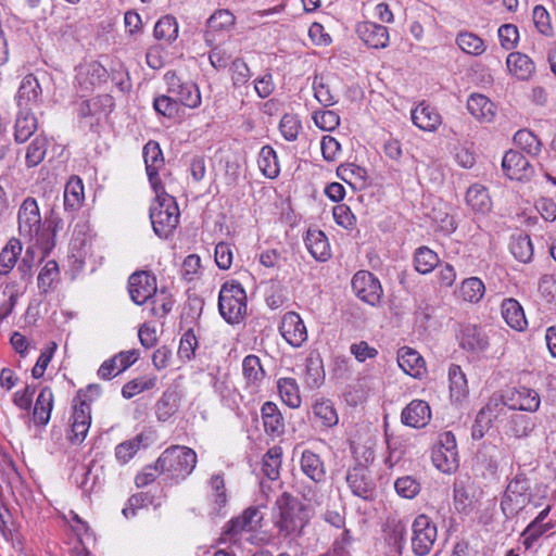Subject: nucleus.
Instances as JSON below:
<instances>
[{"label":"nucleus","mask_w":556,"mask_h":556,"mask_svg":"<svg viewBox=\"0 0 556 556\" xmlns=\"http://www.w3.org/2000/svg\"><path fill=\"white\" fill-rule=\"evenodd\" d=\"M37 127V118L33 111L18 110L14 125L15 141L20 143L27 141L34 135Z\"/></svg>","instance_id":"36"},{"label":"nucleus","mask_w":556,"mask_h":556,"mask_svg":"<svg viewBox=\"0 0 556 556\" xmlns=\"http://www.w3.org/2000/svg\"><path fill=\"white\" fill-rule=\"evenodd\" d=\"M279 130L287 141H295L302 130V122L298 115L286 113L280 119Z\"/></svg>","instance_id":"54"},{"label":"nucleus","mask_w":556,"mask_h":556,"mask_svg":"<svg viewBox=\"0 0 556 556\" xmlns=\"http://www.w3.org/2000/svg\"><path fill=\"white\" fill-rule=\"evenodd\" d=\"M531 483L525 475L513 478L504 492L501 509L507 518L518 515L531 501Z\"/></svg>","instance_id":"6"},{"label":"nucleus","mask_w":556,"mask_h":556,"mask_svg":"<svg viewBox=\"0 0 556 556\" xmlns=\"http://www.w3.org/2000/svg\"><path fill=\"white\" fill-rule=\"evenodd\" d=\"M435 523L426 515L417 516L412 525V551L416 556H427L437 541Z\"/></svg>","instance_id":"9"},{"label":"nucleus","mask_w":556,"mask_h":556,"mask_svg":"<svg viewBox=\"0 0 556 556\" xmlns=\"http://www.w3.org/2000/svg\"><path fill=\"white\" fill-rule=\"evenodd\" d=\"M466 202L472 211L477 213H486L491 210L492 202L486 188L475 184L470 186L466 193Z\"/></svg>","instance_id":"43"},{"label":"nucleus","mask_w":556,"mask_h":556,"mask_svg":"<svg viewBox=\"0 0 556 556\" xmlns=\"http://www.w3.org/2000/svg\"><path fill=\"white\" fill-rule=\"evenodd\" d=\"M433 465L442 472L450 473L458 467V451L455 435L445 431L439 435L437 445L432 450Z\"/></svg>","instance_id":"10"},{"label":"nucleus","mask_w":556,"mask_h":556,"mask_svg":"<svg viewBox=\"0 0 556 556\" xmlns=\"http://www.w3.org/2000/svg\"><path fill=\"white\" fill-rule=\"evenodd\" d=\"M257 165L262 174L269 179H275L280 173L277 153L270 146L262 147L258 153Z\"/></svg>","instance_id":"44"},{"label":"nucleus","mask_w":556,"mask_h":556,"mask_svg":"<svg viewBox=\"0 0 556 556\" xmlns=\"http://www.w3.org/2000/svg\"><path fill=\"white\" fill-rule=\"evenodd\" d=\"M402 422L412 428H424L431 419L430 406L421 400L412 401L401 414Z\"/></svg>","instance_id":"26"},{"label":"nucleus","mask_w":556,"mask_h":556,"mask_svg":"<svg viewBox=\"0 0 556 556\" xmlns=\"http://www.w3.org/2000/svg\"><path fill=\"white\" fill-rule=\"evenodd\" d=\"M178 409L173 394L164 393L155 405V414L160 421H167Z\"/></svg>","instance_id":"61"},{"label":"nucleus","mask_w":556,"mask_h":556,"mask_svg":"<svg viewBox=\"0 0 556 556\" xmlns=\"http://www.w3.org/2000/svg\"><path fill=\"white\" fill-rule=\"evenodd\" d=\"M242 372L248 384L260 383L265 376L260 357L253 354L245 356L242 362Z\"/></svg>","instance_id":"50"},{"label":"nucleus","mask_w":556,"mask_h":556,"mask_svg":"<svg viewBox=\"0 0 556 556\" xmlns=\"http://www.w3.org/2000/svg\"><path fill=\"white\" fill-rule=\"evenodd\" d=\"M448 382L451 399L460 402L468 394V384L460 366L452 364L448 368Z\"/></svg>","instance_id":"45"},{"label":"nucleus","mask_w":556,"mask_h":556,"mask_svg":"<svg viewBox=\"0 0 556 556\" xmlns=\"http://www.w3.org/2000/svg\"><path fill=\"white\" fill-rule=\"evenodd\" d=\"M514 142L530 155H536L541 151L540 140L528 129L518 130L514 136Z\"/></svg>","instance_id":"56"},{"label":"nucleus","mask_w":556,"mask_h":556,"mask_svg":"<svg viewBox=\"0 0 556 556\" xmlns=\"http://www.w3.org/2000/svg\"><path fill=\"white\" fill-rule=\"evenodd\" d=\"M508 72L520 80H528L535 72L534 62L521 52H511L506 59Z\"/></svg>","instance_id":"30"},{"label":"nucleus","mask_w":556,"mask_h":556,"mask_svg":"<svg viewBox=\"0 0 556 556\" xmlns=\"http://www.w3.org/2000/svg\"><path fill=\"white\" fill-rule=\"evenodd\" d=\"M460 346L475 353L485 352L490 346L486 331L477 325H466L460 331Z\"/></svg>","instance_id":"24"},{"label":"nucleus","mask_w":556,"mask_h":556,"mask_svg":"<svg viewBox=\"0 0 556 556\" xmlns=\"http://www.w3.org/2000/svg\"><path fill=\"white\" fill-rule=\"evenodd\" d=\"M505 175L513 180L528 181L533 176V167L530 162L518 151H507L502 161Z\"/></svg>","instance_id":"17"},{"label":"nucleus","mask_w":556,"mask_h":556,"mask_svg":"<svg viewBox=\"0 0 556 556\" xmlns=\"http://www.w3.org/2000/svg\"><path fill=\"white\" fill-rule=\"evenodd\" d=\"M313 121L319 129L325 131H333L340 125L339 114L331 110L315 112Z\"/></svg>","instance_id":"63"},{"label":"nucleus","mask_w":556,"mask_h":556,"mask_svg":"<svg viewBox=\"0 0 556 556\" xmlns=\"http://www.w3.org/2000/svg\"><path fill=\"white\" fill-rule=\"evenodd\" d=\"M53 392L49 387H43L36 400L34 407V421L38 425L46 426L53 409Z\"/></svg>","instance_id":"39"},{"label":"nucleus","mask_w":556,"mask_h":556,"mask_svg":"<svg viewBox=\"0 0 556 556\" xmlns=\"http://www.w3.org/2000/svg\"><path fill=\"white\" fill-rule=\"evenodd\" d=\"M136 350L119 352L110 359L104 361L98 369L99 378L109 380L123 372L138 359Z\"/></svg>","instance_id":"21"},{"label":"nucleus","mask_w":556,"mask_h":556,"mask_svg":"<svg viewBox=\"0 0 556 556\" xmlns=\"http://www.w3.org/2000/svg\"><path fill=\"white\" fill-rule=\"evenodd\" d=\"M265 432L270 435H279L283 432V418L277 405L273 402H265L261 408Z\"/></svg>","instance_id":"38"},{"label":"nucleus","mask_w":556,"mask_h":556,"mask_svg":"<svg viewBox=\"0 0 556 556\" xmlns=\"http://www.w3.org/2000/svg\"><path fill=\"white\" fill-rule=\"evenodd\" d=\"M42 102V88L33 74L26 75L18 87L16 103L18 110L33 111Z\"/></svg>","instance_id":"16"},{"label":"nucleus","mask_w":556,"mask_h":556,"mask_svg":"<svg viewBox=\"0 0 556 556\" xmlns=\"http://www.w3.org/2000/svg\"><path fill=\"white\" fill-rule=\"evenodd\" d=\"M73 402L70 418L71 432L67 438L72 444H80L86 439L91 425V406L86 400H81L80 393Z\"/></svg>","instance_id":"12"},{"label":"nucleus","mask_w":556,"mask_h":556,"mask_svg":"<svg viewBox=\"0 0 556 556\" xmlns=\"http://www.w3.org/2000/svg\"><path fill=\"white\" fill-rule=\"evenodd\" d=\"M309 254L318 262H326L331 256L330 244L326 235L319 229H308L304 238Z\"/></svg>","instance_id":"28"},{"label":"nucleus","mask_w":556,"mask_h":556,"mask_svg":"<svg viewBox=\"0 0 556 556\" xmlns=\"http://www.w3.org/2000/svg\"><path fill=\"white\" fill-rule=\"evenodd\" d=\"M114 106L113 98L101 94L88 100H81L76 104L77 117L85 126L93 127L102 116L109 114Z\"/></svg>","instance_id":"11"},{"label":"nucleus","mask_w":556,"mask_h":556,"mask_svg":"<svg viewBox=\"0 0 556 556\" xmlns=\"http://www.w3.org/2000/svg\"><path fill=\"white\" fill-rule=\"evenodd\" d=\"M312 516L307 505L285 492L275 501L271 520L278 538L293 543L304 534Z\"/></svg>","instance_id":"1"},{"label":"nucleus","mask_w":556,"mask_h":556,"mask_svg":"<svg viewBox=\"0 0 556 556\" xmlns=\"http://www.w3.org/2000/svg\"><path fill=\"white\" fill-rule=\"evenodd\" d=\"M155 200L150 207V219L154 233L160 238H168L179 224L180 212L174 197L164 187L153 189Z\"/></svg>","instance_id":"2"},{"label":"nucleus","mask_w":556,"mask_h":556,"mask_svg":"<svg viewBox=\"0 0 556 556\" xmlns=\"http://www.w3.org/2000/svg\"><path fill=\"white\" fill-rule=\"evenodd\" d=\"M538 290L548 304L556 305V276L543 275L539 280Z\"/></svg>","instance_id":"64"},{"label":"nucleus","mask_w":556,"mask_h":556,"mask_svg":"<svg viewBox=\"0 0 556 556\" xmlns=\"http://www.w3.org/2000/svg\"><path fill=\"white\" fill-rule=\"evenodd\" d=\"M413 124L424 131H435L442 124V117L438 110L426 102H420L410 112Z\"/></svg>","instance_id":"25"},{"label":"nucleus","mask_w":556,"mask_h":556,"mask_svg":"<svg viewBox=\"0 0 556 556\" xmlns=\"http://www.w3.org/2000/svg\"><path fill=\"white\" fill-rule=\"evenodd\" d=\"M179 25L173 15H164L157 20L154 25L153 36L156 40L167 45L173 43L178 38Z\"/></svg>","instance_id":"40"},{"label":"nucleus","mask_w":556,"mask_h":556,"mask_svg":"<svg viewBox=\"0 0 556 556\" xmlns=\"http://www.w3.org/2000/svg\"><path fill=\"white\" fill-rule=\"evenodd\" d=\"M456 43L467 54L481 55L485 51L484 41L473 33L462 31L456 37Z\"/></svg>","instance_id":"52"},{"label":"nucleus","mask_w":556,"mask_h":556,"mask_svg":"<svg viewBox=\"0 0 556 556\" xmlns=\"http://www.w3.org/2000/svg\"><path fill=\"white\" fill-rule=\"evenodd\" d=\"M501 313L505 323L516 331H523L528 326L525 311L521 304L513 298L504 299L501 304Z\"/></svg>","instance_id":"29"},{"label":"nucleus","mask_w":556,"mask_h":556,"mask_svg":"<svg viewBox=\"0 0 556 556\" xmlns=\"http://www.w3.org/2000/svg\"><path fill=\"white\" fill-rule=\"evenodd\" d=\"M143 159L152 188L164 187L159 177V169L164 165V157L160 144L152 140L146 143L143 147Z\"/></svg>","instance_id":"23"},{"label":"nucleus","mask_w":556,"mask_h":556,"mask_svg":"<svg viewBox=\"0 0 556 556\" xmlns=\"http://www.w3.org/2000/svg\"><path fill=\"white\" fill-rule=\"evenodd\" d=\"M264 516L258 507H249L240 516L227 522L226 529L222 534L224 542L232 541L233 538L240 533H248L245 538L252 544H260L263 539H257L251 534L257 527H260Z\"/></svg>","instance_id":"8"},{"label":"nucleus","mask_w":556,"mask_h":556,"mask_svg":"<svg viewBox=\"0 0 556 556\" xmlns=\"http://www.w3.org/2000/svg\"><path fill=\"white\" fill-rule=\"evenodd\" d=\"M218 309L228 324L240 323L247 314V293L236 280L226 281L218 296Z\"/></svg>","instance_id":"4"},{"label":"nucleus","mask_w":556,"mask_h":556,"mask_svg":"<svg viewBox=\"0 0 556 556\" xmlns=\"http://www.w3.org/2000/svg\"><path fill=\"white\" fill-rule=\"evenodd\" d=\"M18 233L23 238L41 243V214L36 199L28 197L20 205L17 212Z\"/></svg>","instance_id":"7"},{"label":"nucleus","mask_w":556,"mask_h":556,"mask_svg":"<svg viewBox=\"0 0 556 556\" xmlns=\"http://www.w3.org/2000/svg\"><path fill=\"white\" fill-rule=\"evenodd\" d=\"M156 278L148 271H137L128 279L130 299L137 305H142L156 293Z\"/></svg>","instance_id":"15"},{"label":"nucleus","mask_w":556,"mask_h":556,"mask_svg":"<svg viewBox=\"0 0 556 556\" xmlns=\"http://www.w3.org/2000/svg\"><path fill=\"white\" fill-rule=\"evenodd\" d=\"M106 78L108 71L96 61L79 65L76 70V81L83 91L91 90L96 86L104 83Z\"/></svg>","instance_id":"20"},{"label":"nucleus","mask_w":556,"mask_h":556,"mask_svg":"<svg viewBox=\"0 0 556 556\" xmlns=\"http://www.w3.org/2000/svg\"><path fill=\"white\" fill-rule=\"evenodd\" d=\"M210 488V501L212 503V508L210 511L211 516H224L222 514V509L227 504V493L225 486V480L222 475H213L208 480Z\"/></svg>","instance_id":"33"},{"label":"nucleus","mask_w":556,"mask_h":556,"mask_svg":"<svg viewBox=\"0 0 556 556\" xmlns=\"http://www.w3.org/2000/svg\"><path fill=\"white\" fill-rule=\"evenodd\" d=\"M197 453L184 445L167 447L156 459L161 471L168 478L180 481L186 479L197 466Z\"/></svg>","instance_id":"3"},{"label":"nucleus","mask_w":556,"mask_h":556,"mask_svg":"<svg viewBox=\"0 0 556 556\" xmlns=\"http://www.w3.org/2000/svg\"><path fill=\"white\" fill-rule=\"evenodd\" d=\"M48 140L45 137H36L27 148L26 151V165L28 167H35L39 165L47 153Z\"/></svg>","instance_id":"55"},{"label":"nucleus","mask_w":556,"mask_h":556,"mask_svg":"<svg viewBox=\"0 0 556 556\" xmlns=\"http://www.w3.org/2000/svg\"><path fill=\"white\" fill-rule=\"evenodd\" d=\"M167 91L176 97L177 103L195 109L201 104V93L199 87L192 81H182L176 73L165 74Z\"/></svg>","instance_id":"14"},{"label":"nucleus","mask_w":556,"mask_h":556,"mask_svg":"<svg viewBox=\"0 0 556 556\" xmlns=\"http://www.w3.org/2000/svg\"><path fill=\"white\" fill-rule=\"evenodd\" d=\"M467 109L473 117L481 122H492L496 114L494 103L480 93H473L468 98Z\"/></svg>","instance_id":"32"},{"label":"nucleus","mask_w":556,"mask_h":556,"mask_svg":"<svg viewBox=\"0 0 556 556\" xmlns=\"http://www.w3.org/2000/svg\"><path fill=\"white\" fill-rule=\"evenodd\" d=\"M235 25V16L228 10H217L207 20V30L205 31V41L207 45H213L215 41L214 33L230 29Z\"/></svg>","instance_id":"37"},{"label":"nucleus","mask_w":556,"mask_h":556,"mask_svg":"<svg viewBox=\"0 0 556 556\" xmlns=\"http://www.w3.org/2000/svg\"><path fill=\"white\" fill-rule=\"evenodd\" d=\"M553 528L554 523L552 521L546 522V525L531 521L520 533V544L526 551H532L539 545L540 539Z\"/></svg>","instance_id":"42"},{"label":"nucleus","mask_w":556,"mask_h":556,"mask_svg":"<svg viewBox=\"0 0 556 556\" xmlns=\"http://www.w3.org/2000/svg\"><path fill=\"white\" fill-rule=\"evenodd\" d=\"M394 489L401 497L412 500L418 495L421 486L413 476H404L395 480Z\"/></svg>","instance_id":"58"},{"label":"nucleus","mask_w":556,"mask_h":556,"mask_svg":"<svg viewBox=\"0 0 556 556\" xmlns=\"http://www.w3.org/2000/svg\"><path fill=\"white\" fill-rule=\"evenodd\" d=\"M510 251L516 260L528 263L533 256V247L528 236H519L510 244Z\"/></svg>","instance_id":"60"},{"label":"nucleus","mask_w":556,"mask_h":556,"mask_svg":"<svg viewBox=\"0 0 556 556\" xmlns=\"http://www.w3.org/2000/svg\"><path fill=\"white\" fill-rule=\"evenodd\" d=\"M302 472L316 483L325 480L326 469L323 459L311 450H304L300 459Z\"/></svg>","instance_id":"31"},{"label":"nucleus","mask_w":556,"mask_h":556,"mask_svg":"<svg viewBox=\"0 0 556 556\" xmlns=\"http://www.w3.org/2000/svg\"><path fill=\"white\" fill-rule=\"evenodd\" d=\"M23 250L17 238H11L0 252V275H8L16 265Z\"/></svg>","instance_id":"41"},{"label":"nucleus","mask_w":556,"mask_h":556,"mask_svg":"<svg viewBox=\"0 0 556 556\" xmlns=\"http://www.w3.org/2000/svg\"><path fill=\"white\" fill-rule=\"evenodd\" d=\"M155 383V377H141L134 379L124 384V387L122 388V395L125 399H131L146 390L154 388Z\"/></svg>","instance_id":"59"},{"label":"nucleus","mask_w":556,"mask_h":556,"mask_svg":"<svg viewBox=\"0 0 556 556\" xmlns=\"http://www.w3.org/2000/svg\"><path fill=\"white\" fill-rule=\"evenodd\" d=\"M346 482L354 495L364 500L372 498L375 483L367 467L357 465L350 469L346 475Z\"/></svg>","instance_id":"19"},{"label":"nucleus","mask_w":556,"mask_h":556,"mask_svg":"<svg viewBox=\"0 0 556 556\" xmlns=\"http://www.w3.org/2000/svg\"><path fill=\"white\" fill-rule=\"evenodd\" d=\"M59 277V265L55 261H48L38 275V288L48 292Z\"/></svg>","instance_id":"62"},{"label":"nucleus","mask_w":556,"mask_h":556,"mask_svg":"<svg viewBox=\"0 0 556 556\" xmlns=\"http://www.w3.org/2000/svg\"><path fill=\"white\" fill-rule=\"evenodd\" d=\"M313 414L325 428H332L339 422L337 410L329 400H317L313 405Z\"/></svg>","instance_id":"48"},{"label":"nucleus","mask_w":556,"mask_h":556,"mask_svg":"<svg viewBox=\"0 0 556 556\" xmlns=\"http://www.w3.org/2000/svg\"><path fill=\"white\" fill-rule=\"evenodd\" d=\"M359 39L368 47L383 49L389 43V31L386 26L372 22H362L356 27Z\"/></svg>","instance_id":"22"},{"label":"nucleus","mask_w":556,"mask_h":556,"mask_svg":"<svg viewBox=\"0 0 556 556\" xmlns=\"http://www.w3.org/2000/svg\"><path fill=\"white\" fill-rule=\"evenodd\" d=\"M281 447L274 446L267 451L263 456L262 471L270 480H276L279 477V469L281 467Z\"/></svg>","instance_id":"53"},{"label":"nucleus","mask_w":556,"mask_h":556,"mask_svg":"<svg viewBox=\"0 0 556 556\" xmlns=\"http://www.w3.org/2000/svg\"><path fill=\"white\" fill-rule=\"evenodd\" d=\"M338 176L354 189L366 185L367 170L354 163L342 164L337 169Z\"/></svg>","instance_id":"46"},{"label":"nucleus","mask_w":556,"mask_h":556,"mask_svg":"<svg viewBox=\"0 0 556 556\" xmlns=\"http://www.w3.org/2000/svg\"><path fill=\"white\" fill-rule=\"evenodd\" d=\"M352 289L359 300L371 306L380 303L383 293L378 278L367 270H359L353 276Z\"/></svg>","instance_id":"13"},{"label":"nucleus","mask_w":556,"mask_h":556,"mask_svg":"<svg viewBox=\"0 0 556 556\" xmlns=\"http://www.w3.org/2000/svg\"><path fill=\"white\" fill-rule=\"evenodd\" d=\"M415 269L422 274L431 273L439 264V257L435 252L427 247H420L414 254Z\"/></svg>","instance_id":"51"},{"label":"nucleus","mask_w":556,"mask_h":556,"mask_svg":"<svg viewBox=\"0 0 556 556\" xmlns=\"http://www.w3.org/2000/svg\"><path fill=\"white\" fill-rule=\"evenodd\" d=\"M485 293V286L478 277H470L462 281L459 294L463 300L470 303H478Z\"/></svg>","instance_id":"49"},{"label":"nucleus","mask_w":556,"mask_h":556,"mask_svg":"<svg viewBox=\"0 0 556 556\" xmlns=\"http://www.w3.org/2000/svg\"><path fill=\"white\" fill-rule=\"evenodd\" d=\"M500 404L511 410L535 413L541 406V396L534 389L528 387L510 388L500 396H493L486 405L488 410L497 407Z\"/></svg>","instance_id":"5"},{"label":"nucleus","mask_w":556,"mask_h":556,"mask_svg":"<svg viewBox=\"0 0 556 556\" xmlns=\"http://www.w3.org/2000/svg\"><path fill=\"white\" fill-rule=\"evenodd\" d=\"M397 364L406 375L413 378L421 379L427 372L422 356L408 346L399 350Z\"/></svg>","instance_id":"27"},{"label":"nucleus","mask_w":556,"mask_h":556,"mask_svg":"<svg viewBox=\"0 0 556 556\" xmlns=\"http://www.w3.org/2000/svg\"><path fill=\"white\" fill-rule=\"evenodd\" d=\"M142 444V435H136L130 440L119 443L115 447V457L122 465L127 464L140 450Z\"/></svg>","instance_id":"57"},{"label":"nucleus","mask_w":556,"mask_h":556,"mask_svg":"<svg viewBox=\"0 0 556 556\" xmlns=\"http://www.w3.org/2000/svg\"><path fill=\"white\" fill-rule=\"evenodd\" d=\"M277 388L282 402L291 408L301 406L300 388L293 378H280Z\"/></svg>","instance_id":"47"},{"label":"nucleus","mask_w":556,"mask_h":556,"mask_svg":"<svg viewBox=\"0 0 556 556\" xmlns=\"http://www.w3.org/2000/svg\"><path fill=\"white\" fill-rule=\"evenodd\" d=\"M85 200L83 180L78 176H72L64 189V208L67 212H77Z\"/></svg>","instance_id":"34"},{"label":"nucleus","mask_w":556,"mask_h":556,"mask_svg":"<svg viewBox=\"0 0 556 556\" xmlns=\"http://www.w3.org/2000/svg\"><path fill=\"white\" fill-rule=\"evenodd\" d=\"M279 331L283 339L292 346L300 348L307 340L306 327L295 312H288L283 315Z\"/></svg>","instance_id":"18"},{"label":"nucleus","mask_w":556,"mask_h":556,"mask_svg":"<svg viewBox=\"0 0 556 556\" xmlns=\"http://www.w3.org/2000/svg\"><path fill=\"white\" fill-rule=\"evenodd\" d=\"M506 433L516 439L528 438L536 428L535 418L523 414H513L505 426Z\"/></svg>","instance_id":"35"}]
</instances>
